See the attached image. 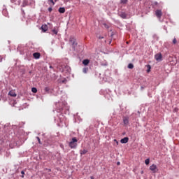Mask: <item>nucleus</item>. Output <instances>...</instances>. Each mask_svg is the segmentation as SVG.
Here are the masks:
<instances>
[{
  "instance_id": "13",
  "label": "nucleus",
  "mask_w": 179,
  "mask_h": 179,
  "mask_svg": "<svg viewBox=\"0 0 179 179\" xmlns=\"http://www.w3.org/2000/svg\"><path fill=\"white\" fill-rule=\"evenodd\" d=\"M57 34H58V29L57 28H54L52 30V36H57Z\"/></svg>"
},
{
  "instance_id": "3",
  "label": "nucleus",
  "mask_w": 179,
  "mask_h": 179,
  "mask_svg": "<svg viewBox=\"0 0 179 179\" xmlns=\"http://www.w3.org/2000/svg\"><path fill=\"white\" fill-rule=\"evenodd\" d=\"M69 146L71 149H76L78 147V138H76V137H73L69 143Z\"/></svg>"
},
{
  "instance_id": "23",
  "label": "nucleus",
  "mask_w": 179,
  "mask_h": 179,
  "mask_svg": "<svg viewBox=\"0 0 179 179\" xmlns=\"http://www.w3.org/2000/svg\"><path fill=\"white\" fill-rule=\"evenodd\" d=\"M149 163H150V159L148 158L145 159V164L148 166V164H149Z\"/></svg>"
},
{
  "instance_id": "4",
  "label": "nucleus",
  "mask_w": 179,
  "mask_h": 179,
  "mask_svg": "<svg viewBox=\"0 0 179 179\" xmlns=\"http://www.w3.org/2000/svg\"><path fill=\"white\" fill-rule=\"evenodd\" d=\"M123 125L124 127H128L129 125V117L123 116L122 117Z\"/></svg>"
},
{
  "instance_id": "33",
  "label": "nucleus",
  "mask_w": 179,
  "mask_h": 179,
  "mask_svg": "<svg viewBox=\"0 0 179 179\" xmlns=\"http://www.w3.org/2000/svg\"><path fill=\"white\" fill-rule=\"evenodd\" d=\"M2 59H3L2 58V56H0V62H2Z\"/></svg>"
},
{
  "instance_id": "14",
  "label": "nucleus",
  "mask_w": 179,
  "mask_h": 179,
  "mask_svg": "<svg viewBox=\"0 0 179 179\" xmlns=\"http://www.w3.org/2000/svg\"><path fill=\"white\" fill-rule=\"evenodd\" d=\"M120 16L122 19H127V13L125 12L120 13Z\"/></svg>"
},
{
  "instance_id": "25",
  "label": "nucleus",
  "mask_w": 179,
  "mask_h": 179,
  "mask_svg": "<svg viewBox=\"0 0 179 179\" xmlns=\"http://www.w3.org/2000/svg\"><path fill=\"white\" fill-rule=\"evenodd\" d=\"M31 92H32V93H37V88L33 87V88L31 89Z\"/></svg>"
},
{
  "instance_id": "37",
  "label": "nucleus",
  "mask_w": 179,
  "mask_h": 179,
  "mask_svg": "<svg viewBox=\"0 0 179 179\" xmlns=\"http://www.w3.org/2000/svg\"><path fill=\"white\" fill-rule=\"evenodd\" d=\"M90 179H94V177L91 176V177H90Z\"/></svg>"
},
{
  "instance_id": "38",
  "label": "nucleus",
  "mask_w": 179,
  "mask_h": 179,
  "mask_svg": "<svg viewBox=\"0 0 179 179\" xmlns=\"http://www.w3.org/2000/svg\"><path fill=\"white\" fill-rule=\"evenodd\" d=\"M117 166H120V162H117Z\"/></svg>"
},
{
  "instance_id": "9",
  "label": "nucleus",
  "mask_w": 179,
  "mask_h": 179,
  "mask_svg": "<svg viewBox=\"0 0 179 179\" xmlns=\"http://www.w3.org/2000/svg\"><path fill=\"white\" fill-rule=\"evenodd\" d=\"M90 63V60L89 59H85L83 61V64L85 66H87Z\"/></svg>"
},
{
  "instance_id": "21",
  "label": "nucleus",
  "mask_w": 179,
  "mask_h": 179,
  "mask_svg": "<svg viewBox=\"0 0 179 179\" xmlns=\"http://www.w3.org/2000/svg\"><path fill=\"white\" fill-rule=\"evenodd\" d=\"M88 71H89V68H87V67H84L83 69V73H87Z\"/></svg>"
},
{
  "instance_id": "15",
  "label": "nucleus",
  "mask_w": 179,
  "mask_h": 179,
  "mask_svg": "<svg viewBox=\"0 0 179 179\" xmlns=\"http://www.w3.org/2000/svg\"><path fill=\"white\" fill-rule=\"evenodd\" d=\"M8 94H9V96H11V97H16V96H17L16 93L13 91H10L8 92Z\"/></svg>"
},
{
  "instance_id": "40",
  "label": "nucleus",
  "mask_w": 179,
  "mask_h": 179,
  "mask_svg": "<svg viewBox=\"0 0 179 179\" xmlns=\"http://www.w3.org/2000/svg\"><path fill=\"white\" fill-rule=\"evenodd\" d=\"M141 89H143V87H141Z\"/></svg>"
},
{
  "instance_id": "6",
  "label": "nucleus",
  "mask_w": 179,
  "mask_h": 179,
  "mask_svg": "<svg viewBox=\"0 0 179 179\" xmlns=\"http://www.w3.org/2000/svg\"><path fill=\"white\" fill-rule=\"evenodd\" d=\"M155 15H156L157 17H158V19H160L163 15V13L162 12L161 10H157L155 11Z\"/></svg>"
},
{
  "instance_id": "10",
  "label": "nucleus",
  "mask_w": 179,
  "mask_h": 179,
  "mask_svg": "<svg viewBox=\"0 0 179 179\" xmlns=\"http://www.w3.org/2000/svg\"><path fill=\"white\" fill-rule=\"evenodd\" d=\"M41 29H42V31H43V33H45V31L48 30V27L46 24H43L41 26Z\"/></svg>"
},
{
  "instance_id": "34",
  "label": "nucleus",
  "mask_w": 179,
  "mask_h": 179,
  "mask_svg": "<svg viewBox=\"0 0 179 179\" xmlns=\"http://www.w3.org/2000/svg\"><path fill=\"white\" fill-rule=\"evenodd\" d=\"M59 118H60V121H62V117H61V115H59Z\"/></svg>"
},
{
  "instance_id": "29",
  "label": "nucleus",
  "mask_w": 179,
  "mask_h": 179,
  "mask_svg": "<svg viewBox=\"0 0 179 179\" xmlns=\"http://www.w3.org/2000/svg\"><path fill=\"white\" fill-rule=\"evenodd\" d=\"M173 44H177V39L176 38L173 40Z\"/></svg>"
},
{
  "instance_id": "17",
  "label": "nucleus",
  "mask_w": 179,
  "mask_h": 179,
  "mask_svg": "<svg viewBox=\"0 0 179 179\" xmlns=\"http://www.w3.org/2000/svg\"><path fill=\"white\" fill-rule=\"evenodd\" d=\"M48 2L50 6H54L55 5V2L54 1V0H48Z\"/></svg>"
},
{
  "instance_id": "28",
  "label": "nucleus",
  "mask_w": 179,
  "mask_h": 179,
  "mask_svg": "<svg viewBox=\"0 0 179 179\" xmlns=\"http://www.w3.org/2000/svg\"><path fill=\"white\" fill-rule=\"evenodd\" d=\"M103 26H104V27L106 28V29H108L110 27L108 26V24H103Z\"/></svg>"
},
{
  "instance_id": "32",
  "label": "nucleus",
  "mask_w": 179,
  "mask_h": 179,
  "mask_svg": "<svg viewBox=\"0 0 179 179\" xmlns=\"http://www.w3.org/2000/svg\"><path fill=\"white\" fill-rule=\"evenodd\" d=\"M60 148L64 150V145L61 144Z\"/></svg>"
},
{
  "instance_id": "27",
  "label": "nucleus",
  "mask_w": 179,
  "mask_h": 179,
  "mask_svg": "<svg viewBox=\"0 0 179 179\" xmlns=\"http://www.w3.org/2000/svg\"><path fill=\"white\" fill-rule=\"evenodd\" d=\"M48 12H50V13L52 12V7H49V8H48Z\"/></svg>"
},
{
  "instance_id": "36",
  "label": "nucleus",
  "mask_w": 179,
  "mask_h": 179,
  "mask_svg": "<svg viewBox=\"0 0 179 179\" xmlns=\"http://www.w3.org/2000/svg\"><path fill=\"white\" fill-rule=\"evenodd\" d=\"M102 65H103V66H107V63L102 64Z\"/></svg>"
},
{
  "instance_id": "20",
  "label": "nucleus",
  "mask_w": 179,
  "mask_h": 179,
  "mask_svg": "<svg viewBox=\"0 0 179 179\" xmlns=\"http://www.w3.org/2000/svg\"><path fill=\"white\" fill-rule=\"evenodd\" d=\"M80 153L81 155V156H83V155H86V153H87V150H83L80 151Z\"/></svg>"
},
{
  "instance_id": "39",
  "label": "nucleus",
  "mask_w": 179,
  "mask_h": 179,
  "mask_svg": "<svg viewBox=\"0 0 179 179\" xmlns=\"http://www.w3.org/2000/svg\"><path fill=\"white\" fill-rule=\"evenodd\" d=\"M141 174H143V171H141Z\"/></svg>"
},
{
  "instance_id": "12",
  "label": "nucleus",
  "mask_w": 179,
  "mask_h": 179,
  "mask_svg": "<svg viewBox=\"0 0 179 179\" xmlns=\"http://www.w3.org/2000/svg\"><path fill=\"white\" fill-rule=\"evenodd\" d=\"M12 3H15V5H20L22 3V0H11Z\"/></svg>"
},
{
  "instance_id": "11",
  "label": "nucleus",
  "mask_w": 179,
  "mask_h": 179,
  "mask_svg": "<svg viewBox=\"0 0 179 179\" xmlns=\"http://www.w3.org/2000/svg\"><path fill=\"white\" fill-rule=\"evenodd\" d=\"M128 141H129V138L128 137H124L120 140V142L121 143H128Z\"/></svg>"
},
{
  "instance_id": "22",
  "label": "nucleus",
  "mask_w": 179,
  "mask_h": 179,
  "mask_svg": "<svg viewBox=\"0 0 179 179\" xmlns=\"http://www.w3.org/2000/svg\"><path fill=\"white\" fill-rule=\"evenodd\" d=\"M127 68H129V69H134V64L132 63L129 64Z\"/></svg>"
},
{
  "instance_id": "26",
  "label": "nucleus",
  "mask_w": 179,
  "mask_h": 179,
  "mask_svg": "<svg viewBox=\"0 0 179 179\" xmlns=\"http://www.w3.org/2000/svg\"><path fill=\"white\" fill-rule=\"evenodd\" d=\"M44 91H45L46 93H48V92H50V87H45V89H44Z\"/></svg>"
},
{
  "instance_id": "16",
  "label": "nucleus",
  "mask_w": 179,
  "mask_h": 179,
  "mask_svg": "<svg viewBox=\"0 0 179 179\" xmlns=\"http://www.w3.org/2000/svg\"><path fill=\"white\" fill-rule=\"evenodd\" d=\"M21 3L22 4V6L24 7V6H27V0H21Z\"/></svg>"
},
{
  "instance_id": "35",
  "label": "nucleus",
  "mask_w": 179,
  "mask_h": 179,
  "mask_svg": "<svg viewBox=\"0 0 179 179\" xmlns=\"http://www.w3.org/2000/svg\"><path fill=\"white\" fill-rule=\"evenodd\" d=\"M99 38H100V39L104 38V37H103V36H99Z\"/></svg>"
},
{
  "instance_id": "19",
  "label": "nucleus",
  "mask_w": 179,
  "mask_h": 179,
  "mask_svg": "<svg viewBox=\"0 0 179 179\" xmlns=\"http://www.w3.org/2000/svg\"><path fill=\"white\" fill-rule=\"evenodd\" d=\"M2 13L4 16L8 17V10L6 8L3 9Z\"/></svg>"
},
{
  "instance_id": "30",
  "label": "nucleus",
  "mask_w": 179,
  "mask_h": 179,
  "mask_svg": "<svg viewBox=\"0 0 179 179\" xmlns=\"http://www.w3.org/2000/svg\"><path fill=\"white\" fill-rule=\"evenodd\" d=\"M36 139L38 140V143L41 145V141L40 140V137H36Z\"/></svg>"
},
{
  "instance_id": "5",
  "label": "nucleus",
  "mask_w": 179,
  "mask_h": 179,
  "mask_svg": "<svg viewBox=\"0 0 179 179\" xmlns=\"http://www.w3.org/2000/svg\"><path fill=\"white\" fill-rule=\"evenodd\" d=\"M150 170L152 171V173H157L159 171V169H157V166L156 164H152L150 166Z\"/></svg>"
},
{
  "instance_id": "1",
  "label": "nucleus",
  "mask_w": 179,
  "mask_h": 179,
  "mask_svg": "<svg viewBox=\"0 0 179 179\" xmlns=\"http://www.w3.org/2000/svg\"><path fill=\"white\" fill-rule=\"evenodd\" d=\"M56 106L58 113H63L64 111L66 113L69 111V106H68L66 102H58Z\"/></svg>"
},
{
  "instance_id": "7",
  "label": "nucleus",
  "mask_w": 179,
  "mask_h": 179,
  "mask_svg": "<svg viewBox=\"0 0 179 179\" xmlns=\"http://www.w3.org/2000/svg\"><path fill=\"white\" fill-rule=\"evenodd\" d=\"M155 58L156 59V61H162V53H157L155 55Z\"/></svg>"
},
{
  "instance_id": "2",
  "label": "nucleus",
  "mask_w": 179,
  "mask_h": 179,
  "mask_svg": "<svg viewBox=\"0 0 179 179\" xmlns=\"http://www.w3.org/2000/svg\"><path fill=\"white\" fill-rule=\"evenodd\" d=\"M69 43L74 51H78V41L75 36H71L69 39Z\"/></svg>"
},
{
  "instance_id": "24",
  "label": "nucleus",
  "mask_w": 179,
  "mask_h": 179,
  "mask_svg": "<svg viewBox=\"0 0 179 179\" xmlns=\"http://www.w3.org/2000/svg\"><path fill=\"white\" fill-rule=\"evenodd\" d=\"M128 2V0H120V3L123 5H125Z\"/></svg>"
},
{
  "instance_id": "8",
  "label": "nucleus",
  "mask_w": 179,
  "mask_h": 179,
  "mask_svg": "<svg viewBox=\"0 0 179 179\" xmlns=\"http://www.w3.org/2000/svg\"><path fill=\"white\" fill-rule=\"evenodd\" d=\"M33 57L34 58H35V59H40V57H41V55L40 54V52H34L33 54Z\"/></svg>"
},
{
  "instance_id": "18",
  "label": "nucleus",
  "mask_w": 179,
  "mask_h": 179,
  "mask_svg": "<svg viewBox=\"0 0 179 179\" xmlns=\"http://www.w3.org/2000/svg\"><path fill=\"white\" fill-rule=\"evenodd\" d=\"M58 12L59 13H65V8L64 7H60L58 10Z\"/></svg>"
},
{
  "instance_id": "31",
  "label": "nucleus",
  "mask_w": 179,
  "mask_h": 179,
  "mask_svg": "<svg viewBox=\"0 0 179 179\" xmlns=\"http://www.w3.org/2000/svg\"><path fill=\"white\" fill-rule=\"evenodd\" d=\"M21 174L22 175V178H23V177H24V171H21Z\"/></svg>"
}]
</instances>
